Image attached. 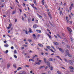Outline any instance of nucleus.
Segmentation results:
<instances>
[{"mask_svg":"<svg viewBox=\"0 0 74 74\" xmlns=\"http://www.w3.org/2000/svg\"><path fill=\"white\" fill-rule=\"evenodd\" d=\"M54 37L56 38H58V37H57V36L56 35H54Z\"/></svg>","mask_w":74,"mask_h":74,"instance_id":"bf43d9fd","label":"nucleus"},{"mask_svg":"<svg viewBox=\"0 0 74 74\" xmlns=\"http://www.w3.org/2000/svg\"><path fill=\"white\" fill-rule=\"evenodd\" d=\"M48 60H49V61H52V60H53V59L52 58H49L48 59Z\"/></svg>","mask_w":74,"mask_h":74,"instance_id":"4468645a","label":"nucleus"},{"mask_svg":"<svg viewBox=\"0 0 74 74\" xmlns=\"http://www.w3.org/2000/svg\"><path fill=\"white\" fill-rule=\"evenodd\" d=\"M70 63L71 64H73V62H72V61H70Z\"/></svg>","mask_w":74,"mask_h":74,"instance_id":"a18cd8bd","label":"nucleus"},{"mask_svg":"<svg viewBox=\"0 0 74 74\" xmlns=\"http://www.w3.org/2000/svg\"><path fill=\"white\" fill-rule=\"evenodd\" d=\"M47 32H50V30H49V29H47Z\"/></svg>","mask_w":74,"mask_h":74,"instance_id":"5fc2aeb1","label":"nucleus"},{"mask_svg":"<svg viewBox=\"0 0 74 74\" xmlns=\"http://www.w3.org/2000/svg\"><path fill=\"white\" fill-rule=\"evenodd\" d=\"M11 49H14V47L13 46H12L11 47Z\"/></svg>","mask_w":74,"mask_h":74,"instance_id":"3c124183","label":"nucleus"},{"mask_svg":"<svg viewBox=\"0 0 74 74\" xmlns=\"http://www.w3.org/2000/svg\"><path fill=\"white\" fill-rule=\"evenodd\" d=\"M48 73H49V74H51V72H50L49 71L48 72Z\"/></svg>","mask_w":74,"mask_h":74,"instance_id":"69168bd1","label":"nucleus"},{"mask_svg":"<svg viewBox=\"0 0 74 74\" xmlns=\"http://www.w3.org/2000/svg\"><path fill=\"white\" fill-rule=\"evenodd\" d=\"M14 53H16L17 52H16V50H15L14 51Z\"/></svg>","mask_w":74,"mask_h":74,"instance_id":"e433bc0d","label":"nucleus"},{"mask_svg":"<svg viewBox=\"0 0 74 74\" xmlns=\"http://www.w3.org/2000/svg\"><path fill=\"white\" fill-rule=\"evenodd\" d=\"M56 58H60V57L59 56H56Z\"/></svg>","mask_w":74,"mask_h":74,"instance_id":"c03bdc74","label":"nucleus"},{"mask_svg":"<svg viewBox=\"0 0 74 74\" xmlns=\"http://www.w3.org/2000/svg\"><path fill=\"white\" fill-rule=\"evenodd\" d=\"M11 26H12V24H9V27H11Z\"/></svg>","mask_w":74,"mask_h":74,"instance_id":"49530a36","label":"nucleus"},{"mask_svg":"<svg viewBox=\"0 0 74 74\" xmlns=\"http://www.w3.org/2000/svg\"><path fill=\"white\" fill-rule=\"evenodd\" d=\"M67 55L69 57H70V58H72V56H71V55L69 53Z\"/></svg>","mask_w":74,"mask_h":74,"instance_id":"412c9836","label":"nucleus"},{"mask_svg":"<svg viewBox=\"0 0 74 74\" xmlns=\"http://www.w3.org/2000/svg\"><path fill=\"white\" fill-rule=\"evenodd\" d=\"M64 60H65V62H67V60H66V59H64Z\"/></svg>","mask_w":74,"mask_h":74,"instance_id":"603ef678","label":"nucleus"},{"mask_svg":"<svg viewBox=\"0 0 74 74\" xmlns=\"http://www.w3.org/2000/svg\"><path fill=\"white\" fill-rule=\"evenodd\" d=\"M57 35L60 38H61V37H60V35H59V34H57Z\"/></svg>","mask_w":74,"mask_h":74,"instance_id":"c756f323","label":"nucleus"},{"mask_svg":"<svg viewBox=\"0 0 74 74\" xmlns=\"http://www.w3.org/2000/svg\"><path fill=\"white\" fill-rule=\"evenodd\" d=\"M25 67H29V66L27 65H25Z\"/></svg>","mask_w":74,"mask_h":74,"instance_id":"7c9ffc66","label":"nucleus"},{"mask_svg":"<svg viewBox=\"0 0 74 74\" xmlns=\"http://www.w3.org/2000/svg\"><path fill=\"white\" fill-rule=\"evenodd\" d=\"M4 43H6V42H7V41L5 40V41H4Z\"/></svg>","mask_w":74,"mask_h":74,"instance_id":"e2e57ef3","label":"nucleus"},{"mask_svg":"<svg viewBox=\"0 0 74 74\" xmlns=\"http://www.w3.org/2000/svg\"><path fill=\"white\" fill-rule=\"evenodd\" d=\"M16 3H17L18 4H19V2H18V0H16Z\"/></svg>","mask_w":74,"mask_h":74,"instance_id":"6e6d98bb","label":"nucleus"},{"mask_svg":"<svg viewBox=\"0 0 74 74\" xmlns=\"http://www.w3.org/2000/svg\"><path fill=\"white\" fill-rule=\"evenodd\" d=\"M27 41H29V42H32V40H30V39H28L27 40Z\"/></svg>","mask_w":74,"mask_h":74,"instance_id":"f704fd0d","label":"nucleus"},{"mask_svg":"<svg viewBox=\"0 0 74 74\" xmlns=\"http://www.w3.org/2000/svg\"><path fill=\"white\" fill-rule=\"evenodd\" d=\"M15 13V11H13V13H12V14H14Z\"/></svg>","mask_w":74,"mask_h":74,"instance_id":"ea45409f","label":"nucleus"},{"mask_svg":"<svg viewBox=\"0 0 74 74\" xmlns=\"http://www.w3.org/2000/svg\"><path fill=\"white\" fill-rule=\"evenodd\" d=\"M63 5L64 6H66V3H64L63 4Z\"/></svg>","mask_w":74,"mask_h":74,"instance_id":"0e129e2a","label":"nucleus"},{"mask_svg":"<svg viewBox=\"0 0 74 74\" xmlns=\"http://www.w3.org/2000/svg\"><path fill=\"white\" fill-rule=\"evenodd\" d=\"M41 62V60H39L38 62H36L35 63L36 64H38V65H40Z\"/></svg>","mask_w":74,"mask_h":74,"instance_id":"f03ea898","label":"nucleus"},{"mask_svg":"<svg viewBox=\"0 0 74 74\" xmlns=\"http://www.w3.org/2000/svg\"><path fill=\"white\" fill-rule=\"evenodd\" d=\"M70 72L73 73L74 72V71H73V70H70Z\"/></svg>","mask_w":74,"mask_h":74,"instance_id":"052dcab7","label":"nucleus"},{"mask_svg":"<svg viewBox=\"0 0 74 74\" xmlns=\"http://www.w3.org/2000/svg\"><path fill=\"white\" fill-rule=\"evenodd\" d=\"M24 16L25 17H26V18L27 16H26V14H24Z\"/></svg>","mask_w":74,"mask_h":74,"instance_id":"338daca9","label":"nucleus"},{"mask_svg":"<svg viewBox=\"0 0 74 74\" xmlns=\"http://www.w3.org/2000/svg\"><path fill=\"white\" fill-rule=\"evenodd\" d=\"M13 67H14V68H16V64H14L13 65Z\"/></svg>","mask_w":74,"mask_h":74,"instance_id":"5701e85b","label":"nucleus"},{"mask_svg":"<svg viewBox=\"0 0 74 74\" xmlns=\"http://www.w3.org/2000/svg\"><path fill=\"white\" fill-rule=\"evenodd\" d=\"M14 57L16 58V59L17 58V56H16V55H14Z\"/></svg>","mask_w":74,"mask_h":74,"instance_id":"72a5a7b5","label":"nucleus"},{"mask_svg":"<svg viewBox=\"0 0 74 74\" xmlns=\"http://www.w3.org/2000/svg\"><path fill=\"white\" fill-rule=\"evenodd\" d=\"M43 67H44V66H41L39 67V69H41V68H43Z\"/></svg>","mask_w":74,"mask_h":74,"instance_id":"c85d7f7f","label":"nucleus"},{"mask_svg":"<svg viewBox=\"0 0 74 74\" xmlns=\"http://www.w3.org/2000/svg\"><path fill=\"white\" fill-rule=\"evenodd\" d=\"M53 70V68L52 66H51L50 67V70L52 71Z\"/></svg>","mask_w":74,"mask_h":74,"instance_id":"a211bd4d","label":"nucleus"},{"mask_svg":"<svg viewBox=\"0 0 74 74\" xmlns=\"http://www.w3.org/2000/svg\"><path fill=\"white\" fill-rule=\"evenodd\" d=\"M43 59L44 60L45 63H46V58H44Z\"/></svg>","mask_w":74,"mask_h":74,"instance_id":"a878e982","label":"nucleus"},{"mask_svg":"<svg viewBox=\"0 0 74 74\" xmlns=\"http://www.w3.org/2000/svg\"><path fill=\"white\" fill-rule=\"evenodd\" d=\"M33 37L34 38H36V35L35 34H33Z\"/></svg>","mask_w":74,"mask_h":74,"instance_id":"b1692460","label":"nucleus"},{"mask_svg":"<svg viewBox=\"0 0 74 74\" xmlns=\"http://www.w3.org/2000/svg\"><path fill=\"white\" fill-rule=\"evenodd\" d=\"M50 50L51 51H52V52H53V53H55V51H53L52 49H50Z\"/></svg>","mask_w":74,"mask_h":74,"instance_id":"473e14b6","label":"nucleus"},{"mask_svg":"<svg viewBox=\"0 0 74 74\" xmlns=\"http://www.w3.org/2000/svg\"><path fill=\"white\" fill-rule=\"evenodd\" d=\"M72 8H73V7L70 6L69 8V10H70V11H71V9H72Z\"/></svg>","mask_w":74,"mask_h":74,"instance_id":"bb28decb","label":"nucleus"},{"mask_svg":"<svg viewBox=\"0 0 74 74\" xmlns=\"http://www.w3.org/2000/svg\"><path fill=\"white\" fill-rule=\"evenodd\" d=\"M25 32L26 34H28V32H27V31H25Z\"/></svg>","mask_w":74,"mask_h":74,"instance_id":"79ce46f5","label":"nucleus"},{"mask_svg":"<svg viewBox=\"0 0 74 74\" xmlns=\"http://www.w3.org/2000/svg\"><path fill=\"white\" fill-rule=\"evenodd\" d=\"M67 29L68 30H69V31L70 32H72V30H71V28H70V27H67Z\"/></svg>","mask_w":74,"mask_h":74,"instance_id":"423d86ee","label":"nucleus"},{"mask_svg":"<svg viewBox=\"0 0 74 74\" xmlns=\"http://www.w3.org/2000/svg\"><path fill=\"white\" fill-rule=\"evenodd\" d=\"M11 66V64L10 63H9L7 65V69H9L10 67Z\"/></svg>","mask_w":74,"mask_h":74,"instance_id":"7ed1b4c3","label":"nucleus"},{"mask_svg":"<svg viewBox=\"0 0 74 74\" xmlns=\"http://www.w3.org/2000/svg\"><path fill=\"white\" fill-rule=\"evenodd\" d=\"M33 27L34 28H35L36 29V28H37V25L35 24L33 25Z\"/></svg>","mask_w":74,"mask_h":74,"instance_id":"1a4fd4ad","label":"nucleus"},{"mask_svg":"<svg viewBox=\"0 0 74 74\" xmlns=\"http://www.w3.org/2000/svg\"><path fill=\"white\" fill-rule=\"evenodd\" d=\"M32 60H33V58H32V59H29V61H32Z\"/></svg>","mask_w":74,"mask_h":74,"instance_id":"37998d69","label":"nucleus"},{"mask_svg":"<svg viewBox=\"0 0 74 74\" xmlns=\"http://www.w3.org/2000/svg\"><path fill=\"white\" fill-rule=\"evenodd\" d=\"M53 43L56 45H59V43L56 42H54Z\"/></svg>","mask_w":74,"mask_h":74,"instance_id":"0eeeda50","label":"nucleus"},{"mask_svg":"<svg viewBox=\"0 0 74 74\" xmlns=\"http://www.w3.org/2000/svg\"><path fill=\"white\" fill-rule=\"evenodd\" d=\"M66 47H67V48H69V49H70V46L68 45H67Z\"/></svg>","mask_w":74,"mask_h":74,"instance_id":"2f4dec72","label":"nucleus"},{"mask_svg":"<svg viewBox=\"0 0 74 74\" xmlns=\"http://www.w3.org/2000/svg\"><path fill=\"white\" fill-rule=\"evenodd\" d=\"M69 69H71V70H73V69H73L74 68H73V67L72 66H69Z\"/></svg>","mask_w":74,"mask_h":74,"instance_id":"dca6fc26","label":"nucleus"},{"mask_svg":"<svg viewBox=\"0 0 74 74\" xmlns=\"http://www.w3.org/2000/svg\"><path fill=\"white\" fill-rule=\"evenodd\" d=\"M47 36H48L49 38H52V37H51V36H50V35H49V34H47Z\"/></svg>","mask_w":74,"mask_h":74,"instance_id":"ddd939ff","label":"nucleus"},{"mask_svg":"<svg viewBox=\"0 0 74 74\" xmlns=\"http://www.w3.org/2000/svg\"><path fill=\"white\" fill-rule=\"evenodd\" d=\"M7 29H10V28H11V27H7Z\"/></svg>","mask_w":74,"mask_h":74,"instance_id":"13d9d810","label":"nucleus"},{"mask_svg":"<svg viewBox=\"0 0 74 74\" xmlns=\"http://www.w3.org/2000/svg\"><path fill=\"white\" fill-rule=\"evenodd\" d=\"M28 21L29 23H30V18H29L28 19Z\"/></svg>","mask_w":74,"mask_h":74,"instance_id":"58836bf2","label":"nucleus"},{"mask_svg":"<svg viewBox=\"0 0 74 74\" xmlns=\"http://www.w3.org/2000/svg\"><path fill=\"white\" fill-rule=\"evenodd\" d=\"M30 5H31V6H32V7H33V8L34 7V4H33V3H31Z\"/></svg>","mask_w":74,"mask_h":74,"instance_id":"f3484780","label":"nucleus"},{"mask_svg":"<svg viewBox=\"0 0 74 74\" xmlns=\"http://www.w3.org/2000/svg\"><path fill=\"white\" fill-rule=\"evenodd\" d=\"M23 46H24V47H27V45H23Z\"/></svg>","mask_w":74,"mask_h":74,"instance_id":"4d7b16f0","label":"nucleus"},{"mask_svg":"<svg viewBox=\"0 0 74 74\" xmlns=\"http://www.w3.org/2000/svg\"><path fill=\"white\" fill-rule=\"evenodd\" d=\"M34 8L35 10H38V9L37 8H36V7H34L33 8Z\"/></svg>","mask_w":74,"mask_h":74,"instance_id":"c9c22d12","label":"nucleus"},{"mask_svg":"<svg viewBox=\"0 0 74 74\" xmlns=\"http://www.w3.org/2000/svg\"><path fill=\"white\" fill-rule=\"evenodd\" d=\"M37 15L38 16L39 18H42V16L38 14L37 13Z\"/></svg>","mask_w":74,"mask_h":74,"instance_id":"2eb2a0df","label":"nucleus"},{"mask_svg":"<svg viewBox=\"0 0 74 74\" xmlns=\"http://www.w3.org/2000/svg\"><path fill=\"white\" fill-rule=\"evenodd\" d=\"M45 8H48V6H47V5H45Z\"/></svg>","mask_w":74,"mask_h":74,"instance_id":"de8ad7c7","label":"nucleus"},{"mask_svg":"<svg viewBox=\"0 0 74 74\" xmlns=\"http://www.w3.org/2000/svg\"><path fill=\"white\" fill-rule=\"evenodd\" d=\"M62 11H60V15H62Z\"/></svg>","mask_w":74,"mask_h":74,"instance_id":"4c0bfd02","label":"nucleus"},{"mask_svg":"<svg viewBox=\"0 0 74 74\" xmlns=\"http://www.w3.org/2000/svg\"><path fill=\"white\" fill-rule=\"evenodd\" d=\"M23 6L25 7V3H23Z\"/></svg>","mask_w":74,"mask_h":74,"instance_id":"680f3d73","label":"nucleus"},{"mask_svg":"<svg viewBox=\"0 0 74 74\" xmlns=\"http://www.w3.org/2000/svg\"><path fill=\"white\" fill-rule=\"evenodd\" d=\"M8 50H6L5 51V53H8Z\"/></svg>","mask_w":74,"mask_h":74,"instance_id":"8fccbe9b","label":"nucleus"},{"mask_svg":"<svg viewBox=\"0 0 74 74\" xmlns=\"http://www.w3.org/2000/svg\"><path fill=\"white\" fill-rule=\"evenodd\" d=\"M51 48H53V49H54V51H56V49H55V47H54L53 46H51Z\"/></svg>","mask_w":74,"mask_h":74,"instance_id":"f8f14e48","label":"nucleus"},{"mask_svg":"<svg viewBox=\"0 0 74 74\" xmlns=\"http://www.w3.org/2000/svg\"><path fill=\"white\" fill-rule=\"evenodd\" d=\"M4 46L5 47H8V46H9V45H8V44L5 45H4Z\"/></svg>","mask_w":74,"mask_h":74,"instance_id":"6ab92c4d","label":"nucleus"},{"mask_svg":"<svg viewBox=\"0 0 74 74\" xmlns=\"http://www.w3.org/2000/svg\"><path fill=\"white\" fill-rule=\"evenodd\" d=\"M38 45L40 47H43V45L42 44L38 43Z\"/></svg>","mask_w":74,"mask_h":74,"instance_id":"9d476101","label":"nucleus"},{"mask_svg":"<svg viewBox=\"0 0 74 74\" xmlns=\"http://www.w3.org/2000/svg\"><path fill=\"white\" fill-rule=\"evenodd\" d=\"M20 69H22V67H19L17 69V70H19Z\"/></svg>","mask_w":74,"mask_h":74,"instance_id":"393cba45","label":"nucleus"},{"mask_svg":"<svg viewBox=\"0 0 74 74\" xmlns=\"http://www.w3.org/2000/svg\"><path fill=\"white\" fill-rule=\"evenodd\" d=\"M69 19L67 20V23H69Z\"/></svg>","mask_w":74,"mask_h":74,"instance_id":"864d4df0","label":"nucleus"},{"mask_svg":"<svg viewBox=\"0 0 74 74\" xmlns=\"http://www.w3.org/2000/svg\"><path fill=\"white\" fill-rule=\"evenodd\" d=\"M29 33H32V31H31V30L29 31Z\"/></svg>","mask_w":74,"mask_h":74,"instance_id":"774afa93","label":"nucleus"},{"mask_svg":"<svg viewBox=\"0 0 74 74\" xmlns=\"http://www.w3.org/2000/svg\"><path fill=\"white\" fill-rule=\"evenodd\" d=\"M46 63L48 66H49V67H50V63L48 61H47Z\"/></svg>","mask_w":74,"mask_h":74,"instance_id":"39448f33","label":"nucleus"},{"mask_svg":"<svg viewBox=\"0 0 74 74\" xmlns=\"http://www.w3.org/2000/svg\"><path fill=\"white\" fill-rule=\"evenodd\" d=\"M58 49H59V50L61 52H62L63 53V52H64V50H63L62 48H59V47H58Z\"/></svg>","mask_w":74,"mask_h":74,"instance_id":"20e7f679","label":"nucleus"},{"mask_svg":"<svg viewBox=\"0 0 74 74\" xmlns=\"http://www.w3.org/2000/svg\"><path fill=\"white\" fill-rule=\"evenodd\" d=\"M47 48H48V49H50L51 48V47H50L49 46H47Z\"/></svg>","mask_w":74,"mask_h":74,"instance_id":"cd10ccee","label":"nucleus"},{"mask_svg":"<svg viewBox=\"0 0 74 74\" xmlns=\"http://www.w3.org/2000/svg\"><path fill=\"white\" fill-rule=\"evenodd\" d=\"M65 53H66V54H69V52H68L67 51H65Z\"/></svg>","mask_w":74,"mask_h":74,"instance_id":"09e8293b","label":"nucleus"},{"mask_svg":"<svg viewBox=\"0 0 74 74\" xmlns=\"http://www.w3.org/2000/svg\"><path fill=\"white\" fill-rule=\"evenodd\" d=\"M36 31L37 32V33H41V31L40 30H38V29H36Z\"/></svg>","mask_w":74,"mask_h":74,"instance_id":"6e6552de","label":"nucleus"},{"mask_svg":"<svg viewBox=\"0 0 74 74\" xmlns=\"http://www.w3.org/2000/svg\"><path fill=\"white\" fill-rule=\"evenodd\" d=\"M45 50L46 51H48V49H45Z\"/></svg>","mask_w":74,"mask_h":74,"instance_id":"a19ab883","label":"nucleus"},{"mask_svg":"<svg viewBox=\"0 0 74 74\" xmlns=\"http://www.w3.org/2000/svg\"><path fill=\"white\" fill-rule=\"evenodd\" d=\"M57 73H58V74H62V73H61V72H60V71H57Z\"/></svg>","mask_w":74,"mask_h":74,"instance_id":"4be33fe9","label":"nucleus"},{"mask_svg":"<svg viewBox=\"0 0 74 74\" xmlns=\"http://www.w3.org/2000/svg\"><path fill=\"white\" fill-rule=\"evenodd\" d=\"M19 74H26V72L25 71H21L19 72Z\"/></svg>","mask_w":74,"mask_h":74,"instance_id":"f257e3e1","label":"nucleus"},{"mask_svg":"<svg viewBox=\"0 0 74 74\" xmlns=\"http://www.w3.org/2000/svg\"><path fill=\"white\" fill-rule=\"evenodd\" d=\"M36 57H37V55H35V56H33V57H32V59H34V58H36Z\"/></svg>","mask_w":74,"mask_h":74,"instance_id":"9b49d317","label":"nucleus"},{"mask_svg":"<svg viewBox=\"0 0 74 74\" xmlns=\"http://www.w3.org/2000/svg\"><path fill=\"white\" fill-rule=\"evenodd\" d=\"M34 4H35V5L36 4H37V2L36 1V0H34Z\"/></svg>","mask_w":74,"mask_h":74,"instance_id":"aec40b11","label":"nucleus"}]
</instances>
